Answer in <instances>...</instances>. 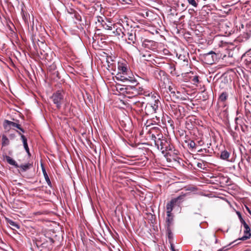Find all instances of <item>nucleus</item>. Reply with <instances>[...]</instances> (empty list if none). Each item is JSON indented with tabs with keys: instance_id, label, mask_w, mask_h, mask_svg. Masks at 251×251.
<instances>
[{
	"instance_id": "49530a36",
	"label": "nucleus",
	"mask_w": 251,
	"mask_h": 251,
	"mask_svg": "<svg viewBox=\"0 0 251 251\" xmlns=\"http://www.w3.org/2000/svg\"><path fill=\"white\" fill-rule=\"evenodd\" d=\"M25 149L26 151V152L28 153V155L30 156V152H29V148H27V149L25 148Z\"/></svg>"
},
{
	"instance_id": "3c124183",
	"label": "nucleus",
	"mask_w": 251,
	"mask_h": 251,
	"mask_svg": "<svg viewBox=\"0 0 251 251\" xmlns=\"http://www.w3.org/2000/svg\"><path fill=\"white\" fill-rule=\"evenodd\" d=\"M203 151V150H202V149H201V150H200L198 151H199V152H201V151Z\"/></svg>"
},
{
	"instance_id": "39448f33",
	"label": "nucleus",
	"mask_w": 251,
	"mask_h": 251,
	"mask_svg": "<svg viewBox=\"0 0 251 251\" xmlns=\"http://www.w3.org/2000/svg\"><path fill=\"white\" fill-rule=\"evenodd\" d=\"M138 95L137 90L134 85H126V89L125 96L129 98L134 97Z\"/></svg>"
},
{
	"instance_id": "dca6fc26",
	"label": "nucleus",
	"mask_w": 251,
	"mask_h": 251,
	"mask_svg": "<svg viewBox=\"0 0 251 251\" xmlns=\"http://www.w3.org/2000/svg\"><path fill=\"white\" fill-rule=\"evenodd\" d=\"M32 167V164L29 163L22 164L21 165H19V167L21 169V171L25 172L27 170L29 169Z\"/></svg>"
},
{
	"instance_id": "f257e3e1",
	"label": "nucleus",
	"mask_w": 251,
	"mask_h": 251,
	"mask_svg": "<svg viewBox=\"0 0 251 251\" xmlns=\"http://www.w3.org/2000/svg\"><path fill=\"white\" fill-rule=\"evenodd\" d=\"M155 146L162 153L172 150L173 146L170 145V142L163 137L162 134L158 135V140L155 141Z\"/></svg>"
},
{
	"instance_id": "a19ab883",
	"label": "nucleus",
	"mask_w": 251,
	"mask_h": 251,
	"mask_svg": "<svg viewBox=\"0 0 251 251\" xmlns=\"http://www.w3.org/2000/svg\"><path fill=\"white\" fill-rule=\"evenodd\" d=\"M236 214H237V215L239 220H241V219H242L243 218L242 217L241 214V213L240 212L237 211L236 212Z\"/></svg>"
},
{
	"instance_id": "72a5a7b5",
	"label": "nucleus",
	"mask_w": 251,
	"mask_h": 251,
	"mask_svg": "<svg viewBox=\"0 0 251 251\" xmlns=\"http://www.w3.org/2000/svg\"><path fill=\"white\" fill-rule=\"evenodd\" d=\"M105 21V18L104 19H103L102 17H100V16L98 17V22L99 23H100L101 24V25H102V23H104Z\"/></svg>"
},
{
	"instance_id": "ea45409f",
	"label": "nucleus",
	"mask_w": 251,
	"mask_h": 251,
	"mask_svg": "<svg viewBox=\"0 0 251 251\" xmlns=\"http://www.w3.org/2000/svg\"><path fill=\"white\" fill-rule=\"evenodd\" d=\"M211 237L214 239L215 244L218 243V239L216 238V235L215 234H213Z\"/></svg>"
},
{
	"instance_id": "b1692460",
	"label": "nucleus",
	"mask_w": 251,
	"mask_h": 251,
	"mask_svg": "<svg viewBox=\"0 0 251 251\" xmlns=\"http://www.w3.org/2000/svg\"><path fill=\"white\" fill-rule=\"evenodd\" d=\"M2 146H6L9 145V141L7 137L5 135H3L2 136Z\"/></svg>"
},
{
	"instance_id": "4c0bfd02",
	"label": "nucleus",
	"mask_w": 251,
	"mask_h": 251,
	"mask_svg": "<svg viewBox=\"0 0 251 251\" xmlns=\"http://www.w3.org/2000/svg\"><path fill=\"white\" fill-rule=\"evenodd\" d=\"M240 221L243 226H244L245 225H248V224L245 222V221L243 218L240 220Z\"/></svg>"
},
{
	"instance_id": "f3484780",
	"label": "nucleus",
	"mask_w": 251,
	"mask_h": 251,
	"mask_svg": "<svg viewBox=\"0 0 251 251\" xmlns=\"http://www.w3.org/2000/svg\"><path fill=\"white\" fill-rule=\"evenodd\" d=\"M5 159L9 164L14 166L16 168L19 167V165L10 156L6 155L5 156Z\"/></svg>"
},
{
	"instance_id": "37998d69",
	"label": "nucleus",
	"mask_w": 251,
	"mask_h": 251,
	"mask_svg": "<svg viewBox=\"0 0 251 251\" xmlns=\"http://www.w3.org/2000/svg\"><path fill=\"white\" fill-rule=\"evenodd\" d=\"M158 74L160 75H165V72L163 71H159L158 72Z\"/></svg>"
},
{
	"instance_id": "9d476101",
	"label": "nucleus",
	"mask_w": 251,
	"mask_h": 251,
	"mask_svg": "<svg viewBox=\"0 0 251 251\" xmlns=\"http://www.w3.org/2000/svg\"><path fill=\"white\" fill-rule=\"evenodd\" d=\"M244 227V236H243L240 239L242 240H246L251 238V231L249 225L248 224L245 225Z\"/></svg>"
},
{
	"instance_id": "412c9836",
	"label": "nucleus",
	"mask_w": 251,
	"mask_h": 251,
	"mask_svg": "<svg viewBox=\"0 0 251 251\" xmlns=\"http://www.w3.org/2000/svg\"><path fill=\"white\" fill-rule=\"evenodd\" d=\"M228 98V94L226 92H223L221 94L219 97V100L220 102H225Z\"/></svg>"
},
{
	"instance_id": "09e8293b",
	"label": "nucleus",
	"mask_w": 251,
	"mask_h": 251,
	"mask_svg": "<svg viewBox=\"0 0 251 251\" xmlns=\"http://www.w3.org/2000/svg\"><path fill=\"white\" fill-rule=\"evenodd\" d=\"M169 91L171 92V93H175L174 91H172V88H171V86L169 87Z\"/></svg>"
},
{
	"instance_id": "c03bdc74",
	"label": "nucleus",
	"mask_w": 251,
	"mask_h": 251,
	"mask_svg": "<svg viewBox=\"0 0 251 251\" xmlns=\"http://www.w3.org/2000/svg\"><path fill=\"white\" fill-rule=\"evenodd\" d=\"M15 135L14 134H11L9 135V137L11 139H13L15 138Z\"/></svg>"
},
{
	"instance_id": "603ef678",
	"label": "nucleus",
	"mask_w": 251,
	"mask_h": 251,
	"mask_svg": "<svg viewBox=\"0 0 251 251\" xmlns=\"http://www.w3.org/2000/svg\"><path fill=\"white\" fill-rule=\"evenodd\" d=\"M174 2H177V0H173Z\"/></svg>"
},
{
	"instance_id": "79ce46f5",
	"label": "nucleus",
	"mask_w": 251,
	"mask_h": 251,
	"mask_svg": "<svg viewBox=\"0 0 251 251\" xmlns=\"http://www.w3.org/2000/svg\"><path fill=\"white\" fill-rule=\"evenodd\" d=\"M167 231L169 234V237H170V235L171 234V227H170V231L168 230V226H167Z\"/></svg>"
},
{
	"instance_id": "f03ea898",
	"label": "nucleus",
	"mask_w": 251,
	"mask_h": 251,
	"mask_svg": "<svg viewBox=\"0 0 251 251\" xmlns=\"http://www.w3.org/2000/svg\"><path fill=\"white\" fill-rule=\"evenodd\" d=\"M64 94L63 91L58 90L54 92L50 97L51 100L53 103L55 104L58 109L61 108L62 104L64 102Z\"/></svg>"
},
{
	"instance_id": "864d4df0",
	"label": "nucleus",
	"mask_w": 251,
	"mask_h": 251,
	"mask_svg": "<svg viewBox=\"0 0 251 251\" xmlns=\"http://www.w3.org/2000/svg\"><path fill=\"white\" fill-rule=\"evenodd\" d=\"M238 118H235V121H237L238 120Z\"/></svg>"
},
{
	"instance_id": "393cba45",
	"label": "nucleus",
	"mask_w": 251,
	"mask_h": 251,
	"mask_svg": "<svg viewBox=\"0 0 251 251\" xmlns=\"http://www.w3.org/2000/svg\"><path fill=\"white\" fill-rule=\"evenodd\" d=\"M139 83L137 82V84L136 83H134V84H133L134 85V87L136 88V89L137 90V91H138V95H140V94H143V92L144 91V89L142 87H140L139 85H138Z\"/></svg>"
},
{
	"instance_id": "4468645a",
	"label": "nucleus",
	"mask_w": 251,
	"mask_h": 251,
	"mask_svg": "<svg viewBox=\"0 0 251 251\" xmlns=\"http://www.w3.org/2000/svg\"><path fill=\"white\" fill-rule=\"evenodd\" d=\"M173 215H172V213L171 214H169V215H167V218L166 220V225L168 226V230L170 231V227L173 225Z\"/></svg>"
},
{
	"instance_id": "4be33fe9",
	"label": "nucleus",
	"mask_w": 251,
	"mask_h": 251,
	"mask_svg": "<svg viewBox=\"0 0 251 251\" xmlns=\"http://www.w3.org/2000/svg\"><path fill=\"white\" fill-rule=\"evenodd\" d=\"M17 132L21 136V139H22V140L23 141L24 148L25 149V148L27 149V148H28V144H27V139H26V138L25 137V135H24L23 134H22L20 132H19L18 131H17Z\"/></svg>"
},
{
	"instance_id": "c9c22d12",
	"label": "nucleus",
	"mask_w": 251,
	"mask_h": 251,
	"mask_svg": "<svg viewBox=\"0 0 251 251\" xmlns=\"http://www.w3.org/2000/svg\"><path fill=\"white\" fill-rule=\"evenodd\" d=\"M75 19L76 20H77L78 21H81V17L78 13H75Z\"/></svg>"
},
{
	"instance_id": "ddd939ff",
	"label": "nucleus",
	"mask_w": 251,
	"mask_h": 251,
	"mask_svg": "<svg viewBox=\"0 0 251 251\" xmlns=\"http://www.w3.org/2000/svg\"><path fill=\"white\" fill-rule=\"evenodd\" d=\"M118 70L120 71V74H122V75H127V72L128 70L126 65L123 63L118 64Z\"/></svg>"
},
{
	"instance_id": "423d86ee",
	"label": "nucleus",
	"mask_w": 251,
	"mask_h": 251,
	"mask_svg": "<svg viewBox=\"0 0 251 251\" xmlns=\"http://www.w3.org/2000/svg\"><path fill=\"white\" fill-rule=\"evenodd\" d=\"M142 46L146 49L155 50L157 48V43L152 40L145 39L143 42Z\"/></svg>"
},
{
	"instance_id": "e433bc0d",
	"label": "nucleus",
	"mask_w": 251,
	"mask_h": 251,
	"mask_svg": "<svg viewBox=\"0 0 251 251\" xmlns=\"http://www.w3.org/2000/svg\"><path fill=\"white\" fill-rule=\"evenodd\" d=\"M175 111V114L176 115H178V114H180V110L179 109H177V107L174 108L173 110Z\"/></svg>"
},
{
	"instance_id": "5701e85b",
	"label": "nucleus",
	"mask_w": 251,
	"mask_h": 251,
	"mask_svg": "<svg viewBox=\"0 0 251 251\" xmlns=\"http://www.w3.org/2000/svg\"><path fill=\"white\" fill-rule=\"evenodd\" d=\"M229 157V153L226 151H222L221 153V158L224 160H226Z\"/></svg>"
},
{
	"instance_id": "6e6552de",
	"label": "nucleus",
	"mask_w": 251,
	"mask_h": 251,
	"mask_svg": "<svg viewBox=\"0 0 251 251\" xmlns=\"http://www.w3.org/2000/svg\"><path fill=\"white\" fill-rule=\"evenodd\" d=\"M20 124L8 120H5L3 123V127L5 130H9L11 128L14 129L15 127L18 128H20Z\"/></svg>"
},
{
	"instance_id": "1a4fd4ad",
	"label": "nucleus",
	"mask_w": 251,
	"mask_h": 251,
	"mask_svg": "<svg viewBox=\"0 0 251 251\" xmlns=\"http://www.w3.org/2000/svg\"><path fill=\"white\" fill-rule=\"evenodd\" d=\"M124 33V36H127L128 37V40L129 41V43H135L136 41V35L135 30L131 29L130 31H129L128 30H126L125 29Z\"/></svg>"
},
{
	"instance_id": "a211bd4d",
	"label": "nucleus",
	"mask_w": 251,
	"mask_h": 251,
	"mask_svg": "<svg viewBox=\"0 0 251 251\" xmlns=\"http://www.w3.org/2000/svg\"><path fill=\"white\" fill-rule=\"evenodd\" d=\"M124 30L125 29L123 28ZM113 33L116 36H121V37H123L125 34V30L123 31L121 28H116L115 30L113 31Z\"/></svg>"
},
{
	"instance_id": "8fccbe9b",
	"label": "nucleus",
	"mask_w": 251,
	"mask_h": 251,
	"mask_svg": "<svg viewBox=\"0 0 251 251\" xmlns=\"http://www.w3.org/2000/svg\"><path fill=\"white\" fill-rule=\"evenodd\" d=\"M247 61L251 63V57H249L248 59H247Z\"/></svg>"
},
{
	"instance_id": "7ed1b4c3",
	"label": "nucleus",
	"mask_w": 251,
	"mask_h": 251,
	"mask_svg": "<svg viewBox=\"0 0 251 251\" xmlns=\"http://www.w3.org/2000/svg\"><path fill=\"white\" fill-rule=\"evenodd\" d=\"M201 58L204 63L212 65L217 60V55L215 52L211 51L201 55Z\"/></svg>"
},
{
	"instance_id": "9b49d317",
	"label": "nucleus",
	"mask_w": 251,
	"mask_h": 251,
	"mask_svg": "<svg viewBox=\"0 0 251 251\" xmlns=\"http://www.w3.org/2000/svg\"><path fill=\"white\" fill-rule=\"evenodd\" d=\"M187 194H182L176 198L172 199L171 201L175 205H179L184 200Z\"/></svg>"
},
{
	"instance_id": "a878e982",
	"label": "nucleus",
	"mask_w": 251,
	"mask_h": 251,
	"mask_svg": "<svg viewBox=\"0 0 251 251\" xmlns=\"http://www.w3.org/2000/svg\"><path fill=\"white\" fill-rule=\"evenodd\" d=\"M43 172L46 180L48 182V184L50 185V184H51V182H50V178H49L45 169H43Z\"/></svg>"
},
{
	"instance_id": "6e6d98bb",
	"label": "nucleus",
	"mask_w": 251,
	"mask_h": 251,
	"mask_svg": "<svg viewBox=\"0 0 251 251\" xmlns=\"http://www.w3.org/2000/svg\"><path fill=\"white\" fill-rule=\"evenodd\" d=\"M247 208L248 210V211H250L249 208L247 207Z\"/></svg>"
},
{
	"instance_id": "bb28decb",
	"label": "nucleus",
	"mask_w": 251,
	"mask_h": 251,
	"mask_svg": "<svg viewBox=\"0 0 251 251\" xmlns=\"http://www.w3.org/2000/svg\"><path fill=\"white\" fill-rule=\"evenodd\" d=\"M193 84L196 85L199 82V76L198 75L194 76L191 79Z\"/></svg>"
},
{
	"instance_id": "0eeeda50",
	"label": "nucleus",
	"mask_w": 251,
	"mask_h": 251,
	"mask_svg": "<svg viewBox=\"0 0 251 251\" xmlns=\"http://www.w3.org/2000/svg\"><path fill=\"white\" fill-rule=\"evenodd\" d=\"M121 79L123 81H128L132 84H137V80L130 71L127 72V75H121Z\"/></svg>"
},
{
	"instance_id": "cd10ccee",
	"label": "nucleus",
	"mask_w": 251,
	"mask_h": 251,
	"mask_svg": "<svg viewBox=\"0 0 251 251\" xmlns=\"http://www.w3.org/2000/svg\"><path fill=\"white\" fill-rule=\"evenodd\" d=\"M160 134L159 133L156 134V135H155L154 134H151V139L153 141L154 144H155V141L156 140H158V135Z\"/></svg>"
},
{
	"instance_id": "58836bf2",
	"label": "nucleus",
	"mask_w": 251,
	"mask_h": 251,
	"mask_svg": "<svg viewBox=\"0 0 251 251\" xmlns=\"http://www.w3.org/2000/svg\"><path fill=\"white\" fill-rule=\"evenodd\" d=\"M240 221L243 226H244L245 225H248V224L245 222V221L243 218L240 220Z\"/></svg>"
},
{
	"instance_id": "a18cd8bd",
	"label": "nucleus",
	"mask_w": 251,
	"mask_h": 251,
	"mask_svg": "<svg viewBox=\"0 0 251 251\" xmlns=\"http://www.w3.org/2000/svg\"><path fill=\"white\" fill-rule=\"evenodd\" d=\"M181 6L182 7V10H184L186 9V7L185 6V4L184 3H182L181 4Z\"/></svg>"
},
{
	"instance_id": "c756f323",
	"label": "nucleus",
	"mask_w": 251,
	"mask_h": 251,
	"mask_svg": "<svg viewBox=\"0 0 251 251\" xmlns=\"http://www.w3.org/2000/svg\"><path fill=\"white\" fill-rule=\"evenodd\" d=\"M188 145L190 148L194 149L196 147V143L193 140L190 141Z\"/></svg>"
},
{
	"instance_id": "6ab92c4d",
	"label": "nucleus",
	"mask_w": 251,
	"mask_h": 251,
	"mask_svg": "<svg viewBox=\"0 0 251 251\" xmlns=\"http://www.w3.org/2000/svg\"><path fill=\"white\" fill-rule=\"evenodd\" d=\"M7 221L10 226H11V228L13 230H16V229H19L20 226L19 224H18L16 222L14 221L7 219Z\"/></svg>"
},
{
	"instance_id": "20e7f679",
	"label": "nucleus",
	"mask_w": 251,
	"mask_h": 251,
	"mask_svg": "<svg viewBox=\"0 0 251 251\" xmlns=\"http://www.w3.org/2000/svg\"><path fill=\"white\" fill-rule=\"evenodd\" d=\"M160 101L158 99L154 100L153 101L148 103L145 107V112L147 114H152L156 112L158 109V104Z\"/></svg>"
},
{
	"instance_id": "f704fd0d",
	"label": "nucleus",
	"mask_w": 251,
	"mask_h": 251,
	"mask_svg": "<svg viewBox=\"0 0 251 251\" xmlns=\"http://www.w3.org/2000/svg\"><path fill=\"white\" fill-rule=\"evenodd\" d=\"M40 54H41V55L43 56L42 57H40L41 58H42V59H44V58L46 59V56L48 55V54L46 52H45V51L44 50H43V52L41 51H40Z\"/></svg>"
},
{
	"instance_id": "473e14b6",
	"label": "nucleus",
	"mask_w": 251,
	"mask_h": 251,
	"mask_svg": "<svg viewBox=\"0 0 251 251\" xmlns=\"http://www.w3.org/2000/svg\"><path fill=\"white\" fill-rule=\"evenodd\" d=\"M197 166L200 169H204L205 168V165L202 163L198 162L197 164Z\"/></svg>"
},
{
	"instance_id": "c85d7f7f",
	"label": "nucleus",
	"mask_w": 251,
	"mask_h": 251,
	"mask_svg": "<svg viewBox=\"0 0 251 251\" xmlns=\"http://www.w3.org/2000/svg\"><path fill=\"white\" fill-rule=\"evenodd\" d=\"M188 3L193 6L195 7H197L198 6V3L195 0H187Z\"/></svg>"
},
{
	"instance_id": "2eb2a0df",
	"label": "nucleus",
	"mask_w": 251,
	"mask_h": 251,
	"mask_svg": "<svg viewBox=\"0 0 251 251\" xmlns=\"http://www.w3.org/2000/svg\"><path fill=\"white\" fill-rule=\"evenodd\" d=\"M175 206V205L174 204V203H172L171 201L167 203L166 205L167 215H169V214H171L172 211L173 210Z\"/></svg>"
},
{
	"instance_id": "5fc2aeb1",
	"label": "nucleus",
	"mask_w": 251,
	"mask_h": 251,
	"mask_svg": "<svg viewBox=\"0 0 251 251\" xmlns=\"http://www.w3.org/2000/svg\"><path fill=\"white\" fill-rule=\"evenodd\" d=\"M205 152H206V149H204Z\"/></svg>"
},
{
	"instance_id": "aec40b11",
	"label": "nucleus",
	"mask_w": 251,
	"mask_h": 251,
	"mask_svg": "<svg viewBox=\"0 0 251 251\" xmlns=\"http://www.w3.org/2000/svg\"><path fill=\"white\" fill-rule=\"evenodd\" d=\"M116 89L121 94L123 95H125L126 86H122L121 85H117L116 86Z\"/></svg>"
},
{
	"instance_id": "7c9ffc66",
	"label": "nucleus",
	"mask_w": 251,
	"mask_h": 251,
	"mask_svg": "<svg viewBox=\"0 0 251 251\" xmlns=\"http://www.w3.org/2000/svg\"><path fill=\"white\" fill-rule=\"evenodd\" d=\"M7 2H9L10 3L13 4H18L19 3V0H6Z\"/></svg>"
},
{
	"instance_id": "2f4dec72",
	"label": "nucleus",
	"mask_w": 251,
	"mask_h": 251,
	"mask_svg": "<svg viewBox=\"0 0 251 251\" xmlns=\"http://www.w3.org/2000/svg\"><path fill=\"white\" fill-rule=\"evenodd\" d=\"M22 14H23V19L24 20L25 22V23H27L28 22V15L26 13V14H25L24 13V12L22 11Z\"/></svg>"
},
{
	"instance_id": "de8ad7c7",
	"label": "nucleus",
	"mask_w": 251,
	"mask_h": 251,
	"mask_svg": "<svg viewBox=\"0 0 251 251\" xmlns=\"http://www.w3.org/2000/svg\"><path fill=\"white\" fill-rule=\"evenodd\" d=\"M18 129H20L22 132H25L24 129L21 127V126H20V128H18Z\"/></svg>"
},
{
	"instance_id": "f8f14e48",
	"label": "nucleus",
	"mask_w": 251,
	"mask_h": 251,
	"mask_svg": "<svg viewBox=\"0 0 251 251\" xmlns=\"http://www.w3.org/2000/svg\"><path fill=\"white\" fill-rule=\"evenodd\" d=\"M102 26L104 29L108 30H112L113 28H115L114 24H113L106 18H105V21L104 23H102Z\"/></svg>"
}]
</instances>
